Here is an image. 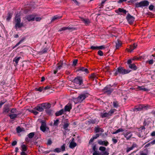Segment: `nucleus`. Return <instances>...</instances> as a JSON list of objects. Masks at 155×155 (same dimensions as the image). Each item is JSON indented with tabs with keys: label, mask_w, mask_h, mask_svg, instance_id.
<instances>
[{
	"label": "nucleus",
	"mask_w": 155,
	"mask_h": 155,
	"mask_svg": "<svg viewBox=\"0 0 155 155\" xmlns=\"http://www.w3.org/2000/svg\"><path fill=\"white\" fill-rule=\"evenodd\" d=\"M131 70H126L122 67H119L116 70V71L114 73L115 76H117L118 74H128L131 71Z\"/></svg>",
	"instance_id": "f257e3e1"
},
{
	"label": "nucleus",
	"mask_w": 155,
	"mask_h": 155,
	"mask_svg": "<svg viewBox=\"0 0 155 155\" xmlns=\"http://www.w3.org/2000/svg\"><path fill=\"white\" fill-rule=\"evenodd\" d=\"M21 21L20 16L19 15L17 16L16 15L15 20V27L16 29H17L18 28H21L23 26V24L21 23Z\"/></svg>",
	"instance_id": "f03ea898"
},
{
	"label": "nucleus",
	"mask_w": 155,
	"mask_h": 155,
	"mask_svg": "<svg viewBox=\"0 0 155 155\" xmlns=\"http://www.w3.org/2000/svg\"><path fill=\"white\" fill-rule=\"evenodd\" d=\"M87 97V96L85 94H81L78 97L74 98V101L75 104L81 103Z\"/></svg>",
	"instance_id": "7ed1b4c3"
},
{
	"label": "nucleus",
	"mask_w": 155,
	"mask_h": 155,
	"mask_svg": "<svg viewBox=\"0 0 155 155\" xmlns=\"http://www.w3.org/2000/svg\"><path fill=\"white\" fill-rule=\"evenodd\" d=\"M149 2L147 0L143 1L140 2L136 3L135 4V6L136 8L142 7H146L149 5Z\"/></svg>",
	"instance_id": "20e7f679"
},
{
	"label": "nucleus",
	"mask_w": 155,
	"mask_h": 155,
	"mask_svg": "<svg viewBox=\"0 0 155 155\" xmlns=\"http://www.w3.org/2000/svg\"><path fill=\"white\" fill-rule=\"evenodd\" d=\"M74 82L76 85H80L83 84V79L81 77H77L75 78L74 80Z\"/></svg>",
	"instance_id": "39448f33"
},
{
	"label": "nucleus",
	"mask_w": 155,
	"mask_h": 155,
	"mask_svg": "<svg viewBox=\"0 0 155 155\" xmlns=\"http://www.w3.org/2000/svg\"><path fill=\"white\" fill-rule=\"evenodd\" d=\"M113 91V89L109 86H106L103 90L104 93L107 94H110Z\"/></svg>",
	"instance_id": "423d86ee"
},
{
	"label": "nucleus",
	"mask_w": 155,
	"mask_h": 155,
	"mask_svg": "<svg viewBox=\"0 0 155 155\" xmlns=\"http://www.w3.org/2000/svg\"><path fill=\"white\" fill-rule=\"evenodd\" d=\"M126 19L129 24L132 25L134 21L135 18L131 15L129 13L127 14Z\"/></svg>",
	"instance_id": "0eeeda50"
},
{
	"label": "nucleus",
	"mask_w": 155,
	"mask_h": 155,
	"mask_svg": "<svg viewBox=\"0 0 155 155\" xmlns=\"http://www.w3.org/2000/svg\"><path fill=\"white\" fill-rule=\"evenodd\" d=\"M92 148L94 152L93 153V155H100L101 153L97 151V149L96 148V144L93 143L92 144Z\"/></svg>",
	"instance_id": "6e6552de"
},
{
	"label": "nucleus",
	"mask_w": 155,
	"mask_h": 155,
	"mask_svg": "<svg viewBox=\"0 0 155 155\" xmlns=\"http://www.w3.org/2000/svg\"><path fill=\"white\" fill-rule=\"evenodd\" d=\"M41 125L40 127V130L43 132H45L46 130V123L44 120L41 121Z\"/></svg>",
	"instance_id": "1a4fd4ad"
},
{
	"label": "nucleus",
	"mask_w": 155,
	"mask_h": 155,
	"mask_svg": "<svg viewBox=\"0 0 155 155\" xmlns=\"http://www.w3.org/2000/svg\"><path fill=\"white\" fill-rule=\"evenodd\" d=\"M123 134L127 140H129L133 136L130 131L127 132L126 133H123Z\"/></svg>",
	"instance_id": "9d476101"
},
{
	"label": "nucleus",
	"mask_w": 155,
	"mask_h": 155,
	"mask_svg": "<svg viewBox=\"0 0 155 155\" xmlns=\"http://www.w3.org/2000/svg\"><path fill=\"white\" fill-rule=\"evenodd\" d=\"M137 46V45L135 43H134L133 45H130L129 48H127L126 50L128 52H130L136 48Z\"/></svg>",
	"instance_id": "9b49d317"
},
{
	"label": "nucleus",
	"mask_w": 155,
	"mask_h": 155,
	"mask_svg": "<svg viewBox=\"0 0 155 155\" xmlns=\"http://www.w3.org/2000/svg\"><path fill=\"white\" fill-rule=\"evenodd\" d=\"M35 17L34 15H30L26 16L25 18L28 21H34L35 19Z\"/></svg>",
	"instance_id": "f8f14e48"
},
{
	"label": "nucleus",
	"mask_w": 155,
	"mask_h": 155,
	"mask_svg": "<svg viewBox=\"0 0 155 155\" xmlns=\"http://www.w3.org/2000/svg\"><path fill=\"white\" fill-rule=\"evenodd\" d=\"M137 144L134 143L132 145V146L131 147H127L126 149V152L128 153L130 151L132 150L135 147H137Z\"/></svg>",
	"instance_id": "ddd939ff"
},
{
	"label": "nucleus",
	"mask_w": 155,
	"mask_h": 155,
	"mask_svg": "<svg viewBox=\"0 0 155 155\" xmlns=\"http://www.w3.org/2000/svg\"><path fill=\"white\" fill-rule=\"evenodd\" d=\"M74 139L73 138L71 142L69 143V147L72 149L74 148L77 145V143L74 142Z\"/></svg>",
	"instance_id": "4468645a"
},
{
	"label": "nucleus",
	"mask_w": 155,
	"mask_h": 155,
	"mask_svg": "<svg viewBox=\"0 0 155 155\" xmlns=\"http://www.w3.org/2000/svg\"><path fill=\"white\" fill-rule=\"evenodd\" d=\"M72 108V104L70 103H68L64 107V111H69Z\"/></svg>",
	"instance_id": "2eb2a0df"
},
{
	"label": "nucleus",
	"mask_w": 155,
	"mask_h": 155,
	"mask_svg": "<svg viewBox=\"0 0 155 155\" xmlns=\"http://www.w3.org/2000/svg\"><path fill=\"white\" fill-rule=\"evenodd\" d=\"M42 106L41 105V104L38 105L37 106L35 107L34 109L39 112H42L44 111V109L43 108Z\"/></svg>",
	"instance_id": "dca6fc26"
},
{
	"label": "nucleus",
	"mask_w": 155,
	"mask_h": 155,
	"mask_svg": "<svg viewBox=\"0 0 155 155\" xmlns=\"http://www.w3.org/2000/svg\"><path fill=\"white\" fill-rule=\"evenodd\" d=\"M41 105L42 107L46 109L50 108L51 107V104L49 103H44L41 104Z\"/></svg>",
	"instance_id": "f3484780"
},
{
	"label": "nucleus",
	"mask_w": 155,
	"mask_h": 155,
	"mask_svg": "<svg viewBox=\"0 0 155 155\" xmlns=\"http://www.w3.org/2000/svg\"><path fill=\"white\" fill-rule=\"evenodd\" d=\"M77 71H84L86 73H89V71L87 69L83 67L79 68Z\"/></svg>",
	"instance_id": "a211bd4d"
},
{
	"label": "nucleus",
	"mask_w": 155,
	"mask_h": 155,
	"mask_svg": "<svg viewBox=\"0 0 155 155\" xmlns=\"http://www.w3.org/2000/svg\"><path fill=\"white\" fill-rule=\"evenodd\" d=\"M98 143L100 145H104L105 146H107L109 143L107 141H102V140H99L98 141Z\"/></svg>",
	"instance_id": "6ab92c4d"
},
{
	"label": "nucleus",
	"mask_w": 155,
	"mask_h": 155,
	"mask_svg": "<svg viewBox=\"0 0 155 155\" xmlns=\"http://www.w3.org/2000/svg\"><path fill=\"white\" fill-rule=\"evenodd\" d=\"M81 21H83L86 25H88L90 23V21L88 19H85L83 18H80Z\"/></svg>",
	"instance_id": "aec40b11"
},
{
	"label": "nucleus",
	"mask_w": 155,
	"mask_h": 155,
	"mask_svg": "<svg viewBox=\"0 0 155 155\" xmlns=\"http://www.w3.org/2000/svg\"><path fill=\"white\" fill-rule=\"evenodd\" d=\"M115 12L117 13H119V12H122L124 13V14H126L127 11L126 10L122 8H119L117 10H116Z\"/></svg>",
	"instance_id": "412c9836"
},
{
	"label": "nucleus",
	"mask_w": 155,
	"mask_h": 155,
	"mask_svg": "<svg viewBox=\"0 0 155 155\" xmlns=\"http://www.w3.org/2000/svg\"><path fill=\"white\" fill-rule=\"evenodd\" d=\"M74 28H71V27H70L69 26H68V27H63L62 28H61L60 29H59L58 30V31H65V30H71V29H73Z\"/></svg>",
	"instance_id": "4be33fe9"
},
{
	"label": "nucleus",
	"mask_w": 155,
	"mask_h": 155,
	"mask_svg": "<svg viewBox=\"0 0 155 155\" xmlns=\"http://www.w3.org/2000/svg\"><path fill=\"white\" fill-rule=\"evenodd\" d=\"M89 77L92 80L94 81L95 80V81H96L97 79V77L95 73H93L91 74Z\"/></svg>",
	"instance_id": "5701e85b"
},
{
	"label": "nucleus",
	"mask_w": 155,
	"mask_h": 155,
	"mask_svg": "<svg viewBox=\"0 0 155 155\" xmlns=\"http://www.w3.org/2000/svg\"><path fill=\"white\" fill-rule=\"evenodd\" d=\"M94 131L95 133H97L100 132H104V130L101 128L96 127L94 128Z\"/></svg>",
	"instance_id": "b1692460"
},
{
	"label": "nucleus",
	"mask_w": 155,
	"mask_h": 155,
	"mask_svg": "<svg viewBox=\"0 0 155 155\" xmlns=\"http://www.w3.org/2000/svg\"><path fill=\"white\" fill-rule=\"evenodd\" d=\"M61 17L62 16H58L57 15H55L52 17L51 22H53L61 18Z\"/></svg>",
	"instance_id": "393cba45"
},
{
	"label": "nucleus",
	"mask_w": 155,
	"mask_h": 155,
	"mask_svg": "<svg viewBox=\"0 0 155 155\" xmlns=\"http://www.w3.org/2000/svg\"><path fill=\"white\" fill-rule=\"evenodd\" d=\"M63 65V61H60L57 64V69L60 70L61 68L62 67Z\"/></svg>",
	"instance_id": "a878e982"
},
{
	"label": "nucleus",
	"mask_w": 155,
	"mask_h": 155,
	"mask_svg": "<svg viewBox=\"0 0 155 155\" xmlns=\"http://www.w3.org/2000/svg\"><path fill=\"white\" fill-rule=\"evenodd\" d=\"M129 67L130 68L134 70H136L137 69V66L134 64H132L129 65Z\"/></svg>",
	"instance_id": "bb28decb"
},
{
	"label": "nucleus",
	"mask_w": 155,
	"mask_h": 155,
	"mask_svg": "<svg viewBox=\"0 0 155 155\" xmlns=\"http://www.w3.org/2000/svg\"><path fill=\"white\" fill-rule=\"evenodd\" d=\"M121 42L120 41L118 40L116 42V49H118L121 46Z\"/></svg>",
	"instance_id": "cd10ccee"
},
{
	"label": "nucleus",
	"mask_w": 155,
	"mask_h": 155,
	"mask_svg": "<svg viewBox=\"0 0 155 155\" xmlns=\"http://www.w3.org/2000/svg\"><path fill=\"white\" fill-rule=\"evenodd\" d=\"M64 110L63 109H61L56 113L55 115L57 116L61 115L64 113Z\"/></svg>",
	"instance_id": "c85d7f7f"
},
{
	"label": "nucleus",
	"mask_w": 155,
	"mask_h": 155,
	"mask_svg": "<svg viewBox=\"0 0 155 155\" xmlns=\"http://www.w3.org/2000/svg\"><path fill=\"white\" fill-rule=\"evenodd\" d=\"M98 121H97L96 119H90L88 121V123L89 124H94L95 123H97Z\"/></svg>",
	"instance_id": "c756f323"
},
{
	"label": "nucleus",
	"mask_w": 155,
	"mask_h": 155,
	"mask_svg": "<svg viewBox=\"0 0 155 155\" xmlns=\"http://www.w3.org/2000/svg\"><path fill=\"white\" fill-rule=\"evenodd\" d=\"M9 111V109L8 107H5L3 108L2 113L3 114H6Z\"/></svg>",
	"instance_id": "7c9ffc66"
},
{
	"label": "nucleus",
	"mask_w": 155,
	"mask_h": 155,
	"mask_svg": "<svg viewBox=\"0 0 155 155\" xmlns=\"http://www.w3.org/2000/svg\"><path fill=\"white\" fill-rule=\"evenodd\" d=\"M18 114H16L13 113L12 114L8 115V116L10 117L11 119H14L17 117Z\"/></svg>",
	"instance_id": "2f4dec72"
},
{
	"label": "nucleus",
	"mask_w": 155,
	"mask_h": 155,
	"mask_svg": "<svg viewBox=\"0 0 155 155\" xmlns=\"http://www.w3.org/2000/svg\"><path fill=\"white\" fill-rule=\"evenodd\" d=\"M109 116V114L108 113H101L100 114V116L102 118L105 117H107Z\"/></svg>",
	"instance_id": "473e14b6"
},
{
	"label": "nucleus",
	"mask_w": 155,
	"mask_h": 155,
	"mask_svg": "<svg viewBox=\"0 0 155 155\" xmlns=\"http://www.w3.org/2000/svg\"><path fill=\"white\" fill-rule=\"evenodd\" d=\"M113 105L114 107L116 108H117V107L119 106V104L118 102L117 101H113Z\"/></svg>",
	"instance_id": "72a5a7b5"
},
{
	"label": "nucleus",
	"mask_w": 155,
	"mask_h": 155,
	"mask_svg": "<svg viewBox=\"0 0 155 155\" xmlns=\"http://www.w3.org/2000/svg\"><path fill=\"white\" fill-rule=\"evenodd\" d=\"M124 131V130L123 129H122V128H120L117 129L114 132L112 133V134H117L120 132H123Z\"/></svg>",
	"instance_id": "f704fd0d"
},
{
	"label": "nucleus",
	"mask_w": 155,
	"mask_h": 155,
	"mask_svg": "<svg viewBox=\"0 0 155 155\" xmlns=\"http://www.w3.org/2000/svg\"><path fill=\"white\" fill-rule=\"evenodd\" d=\"M138 89H139V90L141 91H148V89L145 87L144 86H138L137 87Z\"/></svg>",
	"instance_id": "c9c22d12"
},
{
	"label": "nucleus",
	"mask_w": 155,
	"mask_h": 155,
	"mask_svg": "<svg viewBox=\"0 0 155 155\" xmlns=\"http://www.w3.org/2000/svg\"><path fill=\"white\" fill-rule=\"evenodd\" d=\"M69 125V123L68 122L65 123L63 125V128L65 130H68L67 128Z\"/></svg>",
	"instance_id": "e433bc0d"
},
{
	"label": "nucleus",
	"mask_w": 155,
	"mask_h": 155,
	"mask_svg": "<svg viewBox=\"0 0 155 155\" xmlns=\"http://www.w3.org/2000/svg\"><path fill=\"white\" fill-rule=\"evenodd\" d=\"M21 57H15L13 59V61L15 62L16 63V64H17L19 61Z\"/></svg>",
	"instance_id": "4c0bfd02"
},
{
	"label": "nucleus",
	"mask_w": 155,
	"mask_h": 155,
	"mask_svg": "<svg viewBox=\"0 0 155 155\" xmlns=\"http://www.w3.org/2000/svg\"><path fill=\"white\" fill-rule=\"evenodd\" d=\"M144 150L146 151V153H144L142 151L140 152V155H148V150L147 149H146Z\"/></svg>",
	"instance_id": "58836bf2"
},
{
	"label": "nucleus",
	"mask_w": 155,
	"mask_h": 155,
	"mask_svg": "<svg viewBox=\"0 0 155 155\" xmlns=\"http://www.w3.org/2000/svg\"><path fill=\"white\" fill-rule=\"evenodd\" d=\"M21 147L22 151H25L27 150V146L25 145L22 144L21 145Z\"/></svg>",
	"instance_id": "ea45409f"
},
{
	"label": "nucleus",
	"mask_w": 155,
	"mask_h": 155,
	"mask_svg": "<svg viewBox=\"0 0 155 155\" xmlns=\"http://www.w3.org/2000/svg\"><path fill=\"white\" fill-rule=\"evenodd\" d=\"M12 15V14L10 13H8V16L7 18V20L9 21L11 18Z\"/></svg>",
	"instance_id": "a19ab883"
},
{
	"label": "nucleus",
	"mask_w": 155,
	"mask_h": 155,
	"mask_svg": "<svg viewBox=\"0 0 155 155\" xmlns=\"http://www.w3.org/2000/svg\"><path fill=\"white\" fill-rule=\"evenodd\" d=\"M35 134L34 132L28 134V137L29 138H32L34 137Z\"/></svg>",
	"instance_id": "79ce46f5"
},
{
	"label": "nucleus",
	"mask_w": 155,
	"mask_h": 155,
	"mask_svg": "<svg viewBox=\"0 0 155 155\" xmlns=\"http://www.w3.org/2000/svg\"><path fill=\"white\" fill-rule=\"evenodd\" d=\"M59 122V120L58 119H57L55 120H54V124H53V125L54 126H57L58 125Z\"/></svg>",
	"instance_id": "37998d69"
},
{
	"label": "nucleus",
	"mask_w": 155,
	"mask_h": 155,
	"mask_svg": "<svg viewBox=\"0 0 155 155\" xmlns=\"http://www.w3.org/2000/svg\"><path fill=\"white\" fill-rule=\"evenodd\" d=\"M23 128H21L18 127L16 128L17 131L18 133H20L23 131Z\"/></svg>",
	"instance_id": "c03bdc74"
},
{
	"label": "nucleus",
	"mask_w": 155,
	"mask_h": 155,
	"mask_svg": "<svg viewBox=\"0 0 155 155\" xmlns=\"http://www.w3.org/2000/svg\"><path fill=\"white\" fill-rule=\"evenodd\" d=\"M43 88V87H39V88H35V90L36 91H39V92H41L42 91Z\"/></svg>",
	"instance_id": "a18cd8bd"
},
{
	"label": "nucleus",
	"mask_w": 155,
	"mask_h": 155,
	"mask_svg": "<svg viewBox=\"0 0 155 155\" xmlns=\"http://www.w3.org/2000/svg\"><path fill=\"white\" fill-rule=\"evenodd\" d=\"M116 110L115 109H111L108 113L109 114V116L111 115Z\"/></svg>",
	"instance_id": "49530a36"
},
{
	"label": "nucleus",
	"mask_w": 155,
	"mask_h": 155,
	"mask_svg": "<svg viewBox=\"0 0 155 155\" xmlns=\"http://www.w3.org/2000/svg\"><path fill=\"white\" fill-rule=\"evenodd\" d=\"M45 111L48 114L50 115L51 113L52 110L49 108L46 109Z\"/></svg>",
	"instance_id": "de8ad7c7"
},
{
	"label": "nucleus",
	"mask_w": 155,
	"mask_h": 155,
	"mask_svg": "<svg viewBox=\"0 0 155 155\" xmlns=\"http://www.w3.org/2000/svg\"><path fill=\"white\" fill-rule=\"evenodd\" d=\"M106 148L104 147H102V146H101L100 147H99V150L102 151L103 152L105 150H106Z\"/></svg>",
	"instance_id": "09e8293b"
},
{
	"label": "nucleus",
	"mask_w": 155,
	"mask_h": 155,
	"mask_svg": "<svg viewBox=\"0 0 155 155\" xmlns=\"http://www.w3.org/2000/svg\"><path fill=\"white\" fill-rule=\"evenodd\" d=\"M48 50V49L47 48H45L41 51V52L42 54H44L46 53L47 52Z\"/></svg>",
	"instance_id": "8fccbe9b"
},
{
	"label": "nucleus",
	"mask_w": 155,
	"mask_h": 155,
	"mask_svg": "<svg viewBox=\"0 0 155 155\" xmlns=\"http://www.w3.org/2000/svg\"><path fill=\"white\" fill-rule=\"evenodd\" d=\"M61 149L57 148H55L54 150L53 151L54 152H56L57 153H59L61 152Z\"/></svg>",
	"instance_id": "3c124183"
},
{
	"label": "nucleus",
	"mask_w": 155,
	"mask_h": 155,
	"mask_svg": "<svg viewBox=\"0 0 155 155\" xmlns=\"http://www.w3.org/2000/svg\"><path fill=\"white\" fill-rule=\"evenodd\" d=\"M112 140L113 142V143L114 144L117 143L118 141L117 139H115L114 138H112Z\"/></svg>",
	"instance_id": "603ef678"
},
{
	"label": "nucleus",
	"mask_w": 155,
	"mask_h": 155,
	"mask_svg": "<svg viewBox=\"0 0 155 155\" xmlns=\"http://www.w3.org/2000/svg\"><path fill=\"white\" fill-rule=\"evenodd\" d=\"M101 135V134H95V135L93 136L92 137L93 138L95 139L97 138L98 137H99V136Z\"/></svg>",
	"instance_id": "864d4df0"
},
{
	"label": "nucleus",
	"mask_w": 155,
	"mask_h": 155,
	"mask_svg": "<svg viewBox=\"0 0 155 155\" xmlns=\"http://www.w3.org/2000/svg\"><path fill=\"white\" fill-rule=\"evenodd\" d=\"M24 40V39L23 38L21 40H20V41L15 45L16 46V47H17V46L19 45Z\"/></svg>",
	"instance_id": "5fc2aeb1"
},
{
	"label": "nucleus",
	"mask_w": 155,
	"mask_h": 155,
	"mask_svg": "<svg viewBox=\"0 0 155 155\" xmlns=\"http://www.w3.org/2000/svg\"><path fill=\"white\" fill-rule=\"evenodd\" d=\"M11 112L12 113H16L17 110L15 108H12L11 110Z\"/></svg>",
	"instance_id": "6e6d98bb"
},
{
	"label": "nucleus",
	"mask_w": 155,
	"mask_h": 155,
	"mask_svg": "<svg viewBox=\"0 0 155 155\" xmlns=\"http://www.w3.org/2000/svg\"><path fill=\"white\" fill-rule=\"evenodd\" d=\"M147 62H148L150 64H152L153 63V59H151L148 61H147Z\"/></svg>",
	"instance_id": "4d7b16f0"
},
{
	"label": "nucleus",
	"mask_w": 155,
	"mask_h": 155,
	"mask_svg": "<svg viewBox=\"0 0 155 155\" xmlns=\"http://www.w3.org/2000/svg\"><path fill=\"white\" fill-rule=\"evenodd\" d=\"M61 151H64L65 150V145L64 144L62 145L61 147Z\"/></svg>",
	"instance_id": "13d9d810"
},
{
	"label": "nucleus",
	"mask_w": 155,
	"mask_h": 155,
	"mask_svg": "<svg viewBox=\"0 0 155 155\" xmlns=\"http://www.w3.org/2000/svg\"><path fill=\"white\" fill-rule=\"evenodd\" d=\"M98 54L100 56H102L103 55V52L101 50H99L98 51Z\"/></svg>",
	"instance_id": "bf43d9fd"
},
{
	"label": "nucleus",
	"mask_w": 155,
	"mask_h": 155,
	"mask_svg": "<svg viewBox=\"0 0 155 155\" xmlns=\"http://www.w3.org/2000/svg\"><path fill=\"white\" fill-rule=\"evenodd\" d=\"M78 61V59H75L74 60L73 62V64L74 66H76V64L77 63Z\"/></svg>",
	"instance_id": "052dcab7"
},
{
	"label": "nucleus",
	"mask_w": 155,
	"mask_h": 155,
	"mask_svg": "<svg viewBox=\"0 0 155 155\" xmlns=\"http://www.w3.org/2000/svg\"><path fill=\"white\" fill-rule=\"evenodd\" d=\"M98 46H91V49L92 50L98 49Z\"/></svg>",
	"instance_id": "680f3d73"
},
{
	"label": "nucleus",
	"mask_w": 155,
	"mask_h": 155,
	"mask_svg": "<svg viewBox=\"0 0 155 155\" xmlns=\"http://www.w3.org/2000/svg\"><path fill=\"white\" fill-rule=\"evenodd\" d=\"M135 109L137 111H140L142 110V108H141V107H140V105L138 107L135 108Z\"/></svg>",
	"instance_id": "e2e57ef3"
},
{
	"label": "nucleus",
	"mask_w": 155,
	"mask_h": 155,
	"mask_svg": "<svg viewBox=\"0 0 155 155\" xmlns=\"http://www.w3.org/2000/svg\"><path fill=\"white\" fill-rule=\"evenodd\" d=\"M94 138L92 137L89 140V142L88 144L89 145H90L92 144V143L94 141Z\"/></svg>",
	"instance_id": "0e129e2a"
},
{
	"label": "nucleus",
	"mask_w": 155,
	"mask_h": 155,
	"mask_svg": "<svg viewBox=\"0 0 155 155\" xmlns=\"http://www.w3.org/2000/svg\"><path fill=\"white\" fill-rule=\"evenodd\" d=\"M103 153L102 154H101V153L100 155H108L109 153L108 152H107L106 151H104L103 152Z\"/></svg>",
	"instance_id": "69168bd1"
},
{
	"label": "nucleus",
	"mask_w": 155,
	"mask_h": 155,
	"mask_svg": "<svg viewBox=\"0 0 155 155\" xmlns=\"http://www.w3.org/2000/svg\"><path fill=\"white\" fill-rule=\"evenodd\" d=\"M141 59V58H138L137 57H136V56H135L133 58H132V60H133V61H134V60H138L139 59Z\"/></svg>",
	"instance_id": "338daca9"
},
{
	"label": "nucleus",
	"mask_w": 155,
	"mask_h": 155,
	"mask_svg": "<svg viewBox=\"0 0 155 155\" xmlns=\"http://www.w3.org/2000/svg\"><path fill=\"white\" fill-rule=\"evenodd\" d=\"M105 48L104 45H101L100 46H98V49H104Z\"/></svg>",
	"instance_id": "774afa93"
}]
</instances>
